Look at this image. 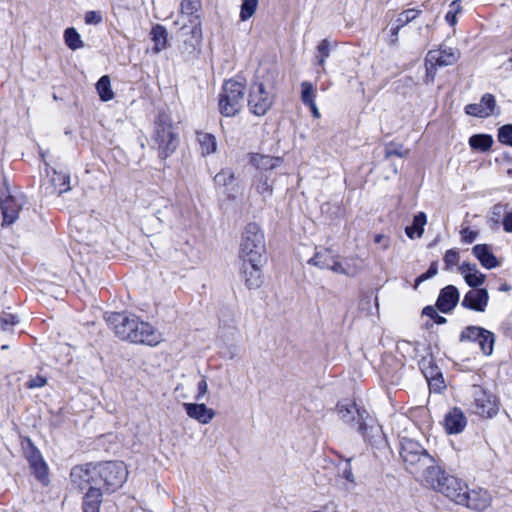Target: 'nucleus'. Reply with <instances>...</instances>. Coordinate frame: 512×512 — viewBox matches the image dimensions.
<instances>
[{
  "instance_id": "1",
  "label": "nucleus",
  "mask_w": 512,
  "mask_h": 512,
  "mask_svg": "<svg viewBox=\"0 0 512 512\" xmlns=\"http://www.w3.org/2000/svg\"><path fill=\"white\" fill-rule=\"evenodd\" d=\"M107 324L121 340L155 346L161 342V334L149 323L135 315L110 312L104 316Z\"/></svg>"
},
{
  "instance_id": "2",
  "label": "nucleus",
  "mask_w": 512,
  "mask_h": 512,
  "mask_svg": "<svg viewBox=\"0 0 512 512\" xmlns=\"http://www.w3.org/2000/svg\"><path fill=\"white\" fill-rule=\"evenodd\" d=\"M400 455L411 473L419 474L426 481L431 470L437 469L435 460L416 441L404 439L401 443Z\"/></svg>"
},
{
  "instance_id": "3",
  "label": "nucleus",
  "mask_w": 512,
  "mask_h": 512,
  "mask_svg": "<svg viewBox=\"0 0 512 512\" xmlns=\"http://www.w3.org/2000/svg\"><path fill=\"white\" fill-rule=\"evenodd\" d=\"M425 482L458 505L460 501H464L463 494L467 484L457 477L446 474L440 467L431 470Z\"/></svg>"
},
{
  "instance_id": "4",
  "label": "nucleus",
  "mask_w": 512,
  "mask_h": 512,
  "mask_svg": "<svg viewBox=\"0 0 512 512\" xmlns=\"http://www.w3.org/2000/svg\"><path fill=\"white\" fill-rule=\"evenodd\" d=\"M153 141L161 159L169 157L177 148L178 135L174 132L171 119L164 113H159L155 119Z\"/></svg>"
},
{
  "instance_id": "5",
  "label": "nucleus",
  "mask_w": 512,
  "mask_h": 512,
  "mask_svg": "<svg viewBox=\"0 0 512 512\" xmlns=\"http://www.w3.org/2000/svg\"><path fill=\"white\" fill-rule=\"evenodd\" d=\"M265 253V238L259 226H246L239 245L241 261H262Z\"/></svg>"
},
{
  "instance_id": "6",
  "label": "nucleus",
  "mask_w": 512,
  "mask_h": 512,
  "mask_svg": "<svg viewBox=\"0 0 512 512\" xmlns=\"http://www.w3.org/2000/svg\"><path fill=\"white\" fill-rule=\"evenodd\" d=\"M245 97V85L236 80H228L224 83L219 95V111L225 117L236 116L243 107Z\"/></svg>"
},
{
  "instance_id": "7",
  "label": "nucleus",
  "mask_w": 512,
  "mask_h": 512,
  "mask_svg": "<svg viewBox=\"0 0 512 512\" xmlns=\"http://www.w3.org/2000/svg\"><path fill=\"white\" fill-rule=\"evenodd\" d=\"M97 477L112 491L120 488L128 478V470L122 461H109L97 466Z\"/></svg>"
},
{
  "instance_id": "8",
  "label": "nucleus",
  "mask_w": 512,
  "mask_h": 512,
  "mask_svg": "<svg viewBox=\"0 0 512 512\" xmlns=\"http://www.w3.org/2000/svg\"><path fill=\"white\" fill-rule=\"evenodd\" d=\"M70 189V175L68 173L56 169H46V175L40 186L43 197H59Z\"/></svg>"
},
{
  "instance_id": "9",
  "label": "nucleus",
  "mask_w": 512,
  "mask_h": 512,
  "mask_svg": "<svg viewBox=\"0 0 512 512\" xmlns=\"http://www.w3.org/2000/svg\"><path fill=\"white\" fill-rule=\"evenodd\" d=\"M274 95L268 91L264 83L255 82L250 87L248 95V107L252 114L264 116L271 109Z\"/></svg>"
},
{
  "instance_id": "10",
  "label": "nucleus",
  "mask_w": 512,
  "mask_h": 512,
  "mask_svg": "<svg viewBox=\"0 0 512 512\" xmlns=\"http://www.w3.org/2000/svg\"><path fill=\"white\" fill-rule=\"evenodd\" d=\"M337 412L344 423L357 430L366 439L368 427L365 420L368 417V412L365 409L359 408L353 402H346L337 405Z\"/></svg>"
},
{
  "instance_id": "11",
  "label": "nucleus",
  "mask_w": 512,
  "mask_h": 512,
  "mask_svg": "<svg viewBox=\"0 0 512 512\" xmlns=\"http://www.w3.org/2000/svg\"><path fill=\"white\" fill-rule=\"evenodd\" d=\"M471 394L474 399V412L482 417L491 418L498 412V400L495 395L480 385L473 384Z\"/></svg>"
},
{
  "instance_id": "12",
  "label": "nucleus",
  "mask_w": 512,
  "mask_h": 512,
  "mask_svg": "<svg viewBox=\"0 0 512 512\" xmlns=\"http://www.w3.org/2000/svg\"><path fill=\"white\" fill-rule=\"evenodd\" d=\"M26 202V197L22 193L9 195L3 199L0 202L3 215L2 224H13L21 213L29 212V209H24Z\"/></svg>"
},
{
  "instance_id": "13",
  "label": "nucleus",
  "mask_w": 512,
  "mask_h": 512,
  "mask_svg": "<svg viewBox=\"0 0 512 512\" xmlns=\"http://www.w3.org/2000/svg\"><path fill=\"white\" fill-rule=\"evenodd\" d=\"M463 498L464 501H460L459 505L474 511H484L490 507L492 503V496L489 491L481 487L472 489L467 487Z\"/></svg>"
},
{
  "instance_id": "14",
  "label": "nucleus",
  "mask_w": 512,
  "mask_h": 512,
  "mask_svg": "<svg viewBox=\"0 0 512 512\" xmlns=\"http://www.w3.org/2000/svg\"><path fill=\"white\" fill-rule=\"evenodd\" d=\"M71 483L74 487L84 490L97 484V466L93 464L79 465L72 468Z\"/></svg>"
},
{
  "instance_id": "15",
  "label": "nucleus",
  "mask_w": 512,
  "mask_h": 512,
  "mask_svg": "<svg viewBox=\"0 0 512 512\" xmlns=\"http://www.w3.org/2000/svg\"><path fill=\"white\" fill-rule=\"evenodd\" d=\"M460 58V51L457 48L441 45L438 49L430 50L426 55V62L437 67L454 65Z\"/></svg>"
},
{
  "instance_id": "16",
  "label": "nucleus",
  "mask_w": 512,
  "mask_h": 512,
  "mask_svg": "<svg viewBox=\"0 0 512 512\" xmlns=\"http://www.w3.org/2000/svg\"><path fill=\"white\" fill-rule=\"evenodd\" d=\"M497 108L494 95L484 94L479 103H472L465 106V113L469 116L487 118L494 114Z\"/></svg>"
},
{
  "instance_id": "17",
  "label": "nucleus",
  "mask_w": 512,
  "mask_h": 512,
  "mask_svg": "<svg viewBox=\"0 0 512 512\" xmlns=\"http://www.w3.org/2000/svg\"><path fill=\"white\" fill-rule=\"evenodd\" d=\"M363 269V261L356 255L340 257L337 255L334 263L333 273L346 277H355Z\"/></svg>"
},
{
  "instance_id": "18",
  "label": "nucleus",
  "mask_w": 512,
  "mask_h": 512,
  "mask_svg": "<svg viewBox=\"0 0 512 512\" xmlns=\"http://www.w3.org/2000/svg\"><path fill=\"white\" fill-rule=\"evenodd\" d=\"M241 278L243 279L245 285L249 289H257L262 284V271H261V263L262 261H241Z\"/></svg>"
},
{
  "instance_id": "19",
  "label": "nucleus",
  "mask_w": 512,
  "mask_h": 512,
  "mask_svg": "<svg viewBox=\"0 0 512 512\" xmlns=\"http://www.w3.org/2000/svg\"><path fill=\"white\" fill-rule=\"evenodd\" d=\"M466 426L467 417L460 408L454 407L445 414L443 427L447 434H460L464 431Z\"/></svg>"
},
{
  "instance_id": "20",
  "label": "nucleus",
  "mask_w": 512,
  "mask_h": 512,
  "mask_svg": "<svg viewBox=\"0 0 512 512\" xmlns=\"http://www.w3.org/2000/svg\"><path fill=\"white\" fill-rule=\"evenodd\" d=\"M488 300H489V294L486 289H484V288L471 289L465 294V296L461 302V305L464 308H467V309H470L473 311L484 312L488 305Z\"/></svg>"
},
{
  "instance_id": "21",
  "label": "nucleus",
  "mask_w": 512,
  "mask_h": 512,
  "mask_svg": "<svg viewBox=\"0 0 512 512\" xmlns=\"http://www.w3.org/2000/svg\"><path fill=\"white\" fill-rule=\"evenodd\" d=\"M201 7L200 0H182L181 2V17L185 15L189 18V22L192 24L191 33L194 36H201V22L197 12Z\"/></svg>"
},
{
  "instance_id": "22",
  "label": "nucleus",
  "mask_w": 512,
  "mask_h": 512,
  "mask_svg": "<svg viewBox=\"0 0 512 512\" xmlns=\"http://www.w3.org/2000/svg\"><path fill=\"white\" fill-rule=\"evenodd\" d=\"M26 457L33 474L39 481L46 484L48 482V467L40 452L31 445Z\"/></svg>"
},
{
  "instance_id": "23",
  "label": "nucleus",
  "mask_w": 512,
  "mask_h": 512,
  "mask_svg": "<svg viewBox=\"0 0 512 512\" xmlns=\"http://www.w3.org/2000/svg\"><path fill=\"white\" fill-rule=\"evenodd\" d=\"M187 415L201 424H208L215 417V411L204 403H184Z\"/></svg>"
},
{
  "instance_id": "24",
  "label": "nucleus",
  "mask_w": 512,
  "mask_h": 512,
  "mask_svg": "<svg viewBox=\"0 0 512 512\" xmlns=\"http://www.w3.org/2000/svg\"><path fill=\"white\" fill-rule=\"evenodd\" d=\"M459 301V291L453 285L444 287L438 296L436 305L443 313H449Z\"/></svg>"
},
{
  "instance_id": "25",
  "label": "nucleus",
  "mask_w": 512,
  "mask_h": 512,
  "mask_svg": "<svg viewBox=\"0 0 512 512\" xmlns=\"http://www.w3.org/2000/svg\"><path fill=\"white\" fill-rule=\"evenodd\" d=\"M459 272L463 275L467 285L473 289H480L486 280L485 274L481 273L475 264L463 263L459 266Z\"/></svg>"
},
{
  "instance_id": "26",
  "label": "nucleus",
  "mask_w": 512,
  "mask_h": 512,
  "mask_svg": "<svg viewBox=\"0 0 512 512\" xmlns=\"http://www.w3.org/2000/svg\"><path fill=\"white\" fill-rule=\"evenodd\" d=\"M473 254L486 269H492L499 266V261L486 244L475 245L473 247Z\"/></svg>"
},
{
  "instance_id": "27",
  "label": "nucleus",
  "mask_w": 512,
  "mask_h": 512,
  "mask_svg": "<svg viewBox=\"0 0 512 512\" xmlns=\"http://www.w3.org/2000/svg\"><path fill=\"white\" fill-rule=\"evenodd\" d=\"M336 257L337 255H332L330 249H324L316 252L314 256L308 260V264L333 272Z\"/></svg>"
},
{
  "instance_id": "28",
  "label": "nucleus",
  "mask_w": 512,
  "mask_h": 512,
  "mask_svg": "<svg viewBox=\"0 0 512 512\" xmlns=\"http://www.w3.org/2000/svg\"><path fill=\"white\" fill-rule=\"evenodd\" d=\"M102 501V493L99 488L90 486L84 496L83 511L84 512H99V507Z\"/></svg>"
},
{
  "instance_id": "29",
  "label": "nucleus",
  "mask_w": 512,
  "mask_h": 512,
  "mask_svg": "<svg viewBox=\"0 0 512 512\" xmlns=\"http://www.w3.org/2000/svg\"><path fill=\"white\" fill-rule=\"evenodd\" d=\"M250 162L258 169L270 170L278 167L281 164L282 159L280 157H272L269 155L255 153L251 155Z\"/></svg>"
},
{
  "instance_id": "30",
  "label": "nucleus",
  "mask_w": 512,
  "mask_h": 512,
  "mask_svg": "<svg viewBox=\"0 0 512 512\" xmlns=\"http://www.w3.org/2000/svg\"><path fill=\"white\" fill-rule=\"evenodd\" d=\"M235 181V174L232 169L225 168L222 169L214 176V183L217 188H222L223 192L227 194L228 197L232 195L228 192L229 186H231Z\"/></svg>"
},
{
  "instance_id": "31",
  "label": "nucleus",
  "mask_w": 512,
  "mask_h": 512,
  "mask_svg": "<svg viewBox=\"0 0 512 512\" xmlns=\"http://www.w3.org/2000/svg\"><path fill=\"white\" fill-rule=\"evenodd\" d=\"M197 140L200 145L202 155L213 154L217 150L216 137L206 132L197 133Z\"/></svg>"
},
{
  "instance_id": "32",
  "label": "nucleus",
  "mask_w": 512,
  "mask_h": 512,
  "mask_svg": "<svg viewBox=\"0 0 512 512\" xmlns=\"http://www.w3.org/2000/svg\"><path fill=\"white\" fill-rule=\"evenodd\" d=\"M493 144V138L487 134H476L470 137L469 145L474 150L488 151Z\"/></svg>"
},
{
  "instance_id": "33",
  "label": "nucleus",
  "mask_w": 512,
  "mask_h": 512,
  "mask_svg": "<svg viewBox=\"0 0 512 512\" xmlns=\"http://www.w3.org/2000/svg\"><path fill=\"white\" fill-rule=\"evenodd\" d=\"M152 40L155 44L154 51L160 52L166 48L167 43V31L164 26L157 24L151 30Z\"/></svg>"
},
{
  "instance_id": "34",
  "label": "nucleus",
  "mask_w": 512,
  "mask_h": 512,
  "mask_svg": "<svg viewBox=\"0 0 512 512\" xmlns=\"http://www.w3.org/2000/svg\"><path fill=\"white\" fill-rule=\"evenodd\" d=\"M96 89L102 101L107 102L114 98L109 76H102L96 84Z\"/></svg>"
},
{
  "instance_id": "35",
  "label": "nucleus",
  "mask_w": 512,
  "mask_h": 512,
  "mask_svg": "<svg viewBox=\"0 0 512 512\" xmlns=\"http://www.w3.org/2000/svg\"><path fill=\"white\" fill-rule=\"evenodd\" d=\"M495 337L494 334L485 329L484 333L478 340V345L482 351V353L486 356H489L493 352Z\"/></svg>"
},
{
  "instance_id": "36",
  "label": "nucleus",
  "mask_w": 512,
  "mask_h": 512,
  "mask_svg": "<svg viewBox=\"0 0 512 512\" xmlns=\"http://www.w3.org/2000/svg\"><path fill=\"white\" fill-rule=\"evenodd\" d=\"M64 39L66 45L72 50H77L84 45L75 28H67L64 32Z\"/></svg>"
},
{
  "instance_id": "37",
  "label": "nucleus",
  "mask_w": 512,
  "mask_h": 512,
  "mask_svg": "<svg viewBox=\"0 0 512 512\" xmlns=\"http://www.w3.org/2000/svg\"><path fill=\"white\" fill-rule=\"evenodd\" d=\"M485 329L478 326H468L460 334V341H476L478 342Z\"/></svg>"
},
{
  "instance_id": "38",
  "label": "nucleus",
  "mask_w": 512,
  "mask_h": 512,
  "mask_svg": "<svg viewBox=\"0 0 512 512\" xmlns=\"http://www.w3.org/2000/svg\"><path fill=\"white\" fill-rule=\"evenodd\" d=\"M339 475L347 481L345 488L350 490L356 485L355 476L351 467V459H348L343 468L339 470Z\"/></svg>"
},
{
  "instance_id": "39",
  "label": "nucleus",
  "mask_w": 512,
  "mask_h": 512,
  "mask_svg": "<svg viewBox=\"0 0 512 512\" xmlns=\"http://www.w3.org/2000/svg\"><path fill=\"white\" fill-rule=\"evenodd\" d=\"M301 100L306 106L315 102V90L310 82L301 83Z\"/></svg>"
},
{
  "instance_id": "40",
  "label": "nucleus",
  "mask_w": 512,
  "mask_h": 512,
  "mask_svg": "<svg viewBox=\"0 0 512 512\" xmlns=\"http://www.w3.org/2000/svg\"><path fill=\"white\" fill-rule=\"evenodd\" d=\"M420 13H421V11L418 9H414V8L407 9L398 15L395 23H398L399 26L404 27L405 25H407L408 23H410L411 21L416 19Z\"/></svg>"
},
{
  "instance_id": "41",
  "label": "nucleus",
  "mask_w": 512,
  "mask_h": 512,
  "mask_svg": "<svg viewBox=\"0 0 512 512\" xmlns=\"http://www.w3.org/2000/svg\"><path fill=\"white\" fill-rule=\"evenodd\" d=\"M256 191L263 197L270 196L272 194V186L269 184L268 178L264 175L257 177L255 182Z\"/></svg>"
},
{
  "instance_id": "42",
  "label": "nucleus",
  "mask_w": 512,
  "mask_h": 512,
  "mask_svg": "<svg viewBox=\"0 0 512 512\" xmlns=\"http://www.w3.org/2000/svg\"><path fill=\"white\" fill-rule=\"evenodd\" d=\"M258 0H243L241 5L240 18L243 21L249 19L255 12Z\"/></svg>"
},
{
  "instance_id": "43",
  "label": "nucleus",
  "mask_w": 512,
  "mask_h": 512,
  "mask_svg": "<svg viewBox=\"0 0 512 512\" xmlns=\"http://www.w3.org/2000/svg\"><path fill=\"white\" fill-rule=\"evenodd\" d=\"M498 141L512 147V124H506L498 129Z\"/></svg>"
},
{
  "instance_id": "44",
  "label": "nucleus",
  "mask_w": 512,
  "mask_h": 512,
  "mask_svg": "<svg viewBox=\"0 0 512 512\" xmlns=\"http://www.w3.org/2000/svg\"><path fill=\"white\" fill-rule=\"evenodd\" d=\"M329 55H330V45H329L328 40L324 39L317 46L316 58L318 59V64L320 66H324L325 60L329 57Z\"/></svg>"
},
{
  "instance_id": "45",
  "label": "nucleus",
  "mask_w": 512,
  "mask_h": 512,
  "mask_svg": "<svg viewBox=\"0 0 512 512\" xmlns=\"http://www.w3.org/2000/svg\"><path fill=\"white\" fill-rule=\"evenodd\" d=\"M19 322L16 315L11 313H3L0 316V327L3 331H9L11 328Z\"/></svg>"
},
{
  "instance_id": "46",
  "label": "nucleus",
  "mask_w": 512,
  "mask_h": 512,
  "mask_svg": "<svg viewBox=\"0 0 512 512\" xmlns=\"http://www.w3.org/2000/svg\"><path fill=\"white\" fill-rule=\"evenodd\" d=\"M459 254L454 249H449L446 251L444 255V264H445V270H451L454 266H456L459 263Z\"/></svg>"
},
{
  "instance_id": "47",
  "label": "nucleus",
  "mask_w": 512,
  "mask_h": 512,
  "mask_svg": "<svg viewBox=\"0 0 512 512\" xmlns=\"http://www.w3.org/2000/svg\"><path fill=\"white\" fill-rule=\"evenodd\" d=\"M461 11V6L456 1H453L450 6L449 10L446 13L445 19L447 23H449L450 26H454L457 23V14Z\"/></svg>"
},
{
  "instance_id": "48",
  "label": "nucleus",
  "mask_w": 512,
  "mask_h": 512,
  "mask_svg": "<svg viewBox=\"0 0 512 512\" xmlns=\"http://www.w3.org/2000/svg\"><path fill=\"white\" fill-rule=\"evenodd\" d=\"M407 153H408L407 151H403L401 145L397 146L394 144H389L385 148V159L388 160L392 156H397V157L403 158L407 155Z\"/></svg>"
},
{
  "instance_id": "49",
  "label": "nucleus",
  "mask_w": 512,
  "mask_h": 512,
  "mask_svg": "<svg viewBox=\"0 0 512 512\" xmlns=\"http://www.w3.org/2000/svg\"><path fill=\"white\" fill-rule=\"evenodd\" d=\"M423 315L428 316L431 318L435 323L437 324H444L446 323V318L443 316H440L437 312V310L432 306H426L423 309Z\"/></svg>"
},
{
  "instance_id": "50",
  "label": "nucleus",
  "mask_w": 512,
  "mask_h": 512,
  "mask_svg": "<svg viewBox=\"0 0 512 512\" xmlns=\"http://www.w3.org/2000/svg\"><path fill=\"white\" fill-rule=\"evenodd\" d=\"M493 215L498 217L503 216L504 219L502 224H512V210L506 211L503 206L498 205L493 208Z\"/></svg>"
},
{
  "instance_id": "51",
  "label": "nucleus",
  "mask_w": 512,
  "mask_h": 512,
  "mask_svg": "<svg viewBox=\"0 0 512 512\" xmlns=\"http://www.w3.org/2000/svg\"><path fill=\"white\" fill-rule=\"evenodd\" d=\"M103 21V16L100 11H88L85 14V23L89 25H97Z\"/></svg>"
},
{
  "instance_id": "52",
  "label": "nucleus",
  "mask_w": 512,
  "mask_h": 512,
  "mask_svg": "<svg viewBox=\"0 0 512 512\" xmlns=\"http://www.w3.org/2000/svg\"><path fill=\"white\" fill-rule=\"evenodd\" d=\"M406 235L411 238H420L424 233L423 226H405Z\"/></svg>"
},
{
  "instance_id": "53",
  "label": "nucleus",
  "mask_w": 512,
  "mask_h": 512,
  "mask_svg": "<svg viewBox=\"0 0 512 512\" xmlns=\"http://www.w3.org/2000/svg\"><path fill=\"white\" fill-rule=\"evenodd\" d=\"M425 67H426V75H425V83H433L436 77V70L437 66L434 64L427 63L425 61Z\"/></svg>"
},
{
  "instance_id": "54",
  "label": "nucleus",
  "mask_w": 512,
  "mask_h": 512,
  "mask_svg": "<svg viewBox=\"0 0 512 512\" xmlns=\"http://www.w3.org/2000/svg\"><path fill=\"white\" fill-rule=\"evenodd\" d=\"M197 389H198V393H197L195 399L202 400L208 392V384H207L205 377H202V379L198 382Z\"/></svg>"
},
{
  "instance_id": "55",
  "label": "nucleus",
  "mask_w": 512,
  "mask_h": 512,
  "mask_svg": "<svg viewBox=\"0 0 512 512\" xmlns=\"http://www.w3.org/2000/svg\"><path fill=\"white\" fill-rule=\"evenodd\" d=\"M460 234L462 241L465 243H472L477 237V232L470 230L468 227L461 230Z\"/></svg>"
},
{
  "instance_id": "56",
  "label": "nucleus",
  "mask_w": 512,
  "mask_h": 512,
  "mask_svg": "<svg viewBox=\"0 0 512 512\" xmlns=\"http://www.w3.org/2000/svg\"><path fill=\"white\" fill-rule=\"evenodd\" d=\"M46 384V379L40 376H37L31 379L28 383L29 388H40Z\"/></svg>"
},
{
  "instance_id": "57",
  "label": "nucleus",
  "mask_w": 512,
  "mask_h": 512,
  "mask_svg": "<svg viewBox=\"0 0 512 512\" xmlns=\"http://www.w3.org/2000/svg\"><path fill=\"white\" fill-rule=\"evenodd\" d=\"M403 26H399L398 23H395V26L391 29V39H390V44L391 45H396L397 42H398V34H399V31L400 29L402 28Z\"/></svg>"
},
{
  "instance_id": "58",
  "label": "nucleus",
  "mask_w": 512,
  "mask_h": 512,
  "mask_svg": "<svg viewBox=\"0 0 512 512\" xmlns=\"http://www.w3.org/2000/svg\"><path fill=\"white\" fill-rule=\"evenodd\" d=\"M427 223V216L424 212H419L414 216L413 223L412 224H426Z\"/></svg>"
},
{
  "instance_id": "59",
  "label": "nucleus",
  "mask_w": 512,
  "mask_h": 512,
  "mask_svg": "<svg viewBox=\"0 0 512 512\" xmlns=\"http://www.w3.org/2000/svg\"><path fill=\"white\" fill-rule=\"evenodd\" d=\"M430 278H432V277H431V276L428 274V272L426 271L425 273L421 274L420 276H418V277L416 278V280H415V286H414V287H415V288H417V287H418L422 282H424V281H426V280H428V279H430Z\"/></svg>"
},
{
  "instance_id": "60",
  "label": "nucleus",
  "mask_w": 512,
  "mask_h": 512,
  "mask_svg": "<svg viewBox=\"0 0 512 512\" xmlns=\"http://www.w3.org/2000/svg\"><path fill=\"white\" fill-rule=\"evenodd\" d=\"M427 272L431 277H434L438 273V263L432 262Z\"/></svg>"
},
{
  "instance_id": "61",
  "label": "nucleus",
  "mask_w": 512,
  "mask_h": 512,
  "mask_svg": "<svg viewBox=\"0 0 512 512\" xmlns=\"http://www.w3.org/2000/svg\"><path fill=\"white\" fill-rule=\"evenodd\" d=\"M375 242L376 243H383V248L386 249L388 247V240L386 239L385 236L383 235H377L375 237Z\"/></svg>"
},
{
  "instance_id": "62",
  "label": "nucleus",
  "mask_w": 512,
  "mask_h": 512,
  "mask_svg": "<svg viewBox=\"0 0 512 512\" xmlns=\"http://www.w3.org/2000/svg\"><path fill=\"white\" fill-rule=\"evenodd\" d=\"M308 107L310 108L313 117H315V118H319L320 117V112H319L315 102L310 104V105H308Z\"/></svg>"
},
{
  "instance_id": "63",
  "label": "nucleus",
  "mask_w": 512,
  "mask_h": 512,
  "mask_svg": "<svg viewBox=\"0 0 512 512\" xmlns=\"http://www.w3.org/2000/svg\"><path fill=\"white\" fill-rule=\"evenodd\" d=\"M500 291L508 292L511 290V286L507 283H504L499 288Z\"/></svg>"
},
{
  "instance_id": "64",
  "label": "nucleus",
  "mask_w": 512,
  "mask_h": 512,
  "mask_svg": "<svg viewBox=\"0 0 512 512\" xmlns=\"http://www.w3.org/2000/svg\"><path fill=\"white\" fill-rule=\"evenodd\" d=\"M504 230L508 233H512V226H504Z\"/></svg>"
}]
</instances>
